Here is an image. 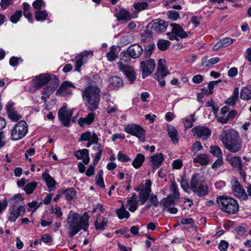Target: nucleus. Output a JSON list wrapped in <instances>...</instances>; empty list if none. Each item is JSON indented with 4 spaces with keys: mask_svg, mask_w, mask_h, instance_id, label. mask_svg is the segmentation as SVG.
<instances>
[{
    "mask_svg": "<svg viewBox=\"0 0 251 251\" xmlns=\"http://www.w3.org/2000/svg\"><path fill=\"white\" fill-rule=\"evenodd\" d=\"M15 103L9 102L6 106L7 116L10 119L14 122H17L22 118V115L18 113L14 107Z\"/></svg>",
    "mask_w": 251,
    "mask_h": 251,
    "instance_id": "6ab92c4d",
    "label": "nucleus"
},
{
    "mask_svg": "<svg viewBox=\"0 0 251 251\" xmlns=\"http://www.w3.org/2000/svg\"><path fill=\"white\" fill-rule=\"evenodd\" d=\"M124 130L126 133L137 137L140 141H145V130L141 126L134 124H128L125 126Z\"/></svg>",
    "mask_w": 251,
    "mask_h": 251,
    "instance_id": "1a4fd4ad",
    "label": "nucleus"
},
{
    "mask_svg": "<svg viewBox=\"0 0 251 251\" xmlns=\"http://www.w3.org/2000/svg\"><path fill=\"white\" fill-rule=\"evenodd\" d=\"M170 193L169 195H172V197L178 200L180 197V194L178 191V188L176 183L174 181L172 182L170 187Z\"/></svg>",
    "mask_w": 251,
    "mask_h": 251,
    "instance_id": "37998d69",
    "label": "nucleus"
},
{
    "mask_svg": "<svg viewBox=\"0 0 251 251\" xmlns=\"http://www.w3.org/2000/svg\"><path fill=\"white\" fill-rule=\"evenodd\" d=\"M37 186V183L35 181H32L26 184L25 186L24 190L27 195H30L33 192Z\"/></svg>",
    "mask_w": 251,
    "mask_h": 251,
    "instance_id": "49530a36",
    "label": "nucleus"
},
{
    "mask_svg": "<svg viewBox=\"0 0 251 251\" xmlns=\"http://www.w3.org/2000/svg\"><path fill=\"white\" fill-rule=\"evenodd\" d=\"M32 5L37 10H40V9L46 6V4L43 0H36L33 2Z\"/></svg>",
    "mask_w": 251,
    "mask_h": 251,
    "instance_id": "13d9d810",
    "label": "nucleus"
},
{
    "mask_svg": "<svg viewBox=\"0 0 251 251\" xmlns=\"http://www.w3.org/2000/svg\"><path fill=\"white\" fill-rule=\"evenodd\" d=\"M106 57L108 61L110 62L115 60L118 58V52L115 46H112L110 48L109 50L106 54Z\"/></svg>",
    "mask_w": 251,
    "mask_h": 251,
    "instance_id": "ea45409f",
    "label": "nucleus"
},
{
    "mask_svg": "<svg viewBox=\"0 0 251 251\" xmlns=\"http://www.w3.org/2000/svg\"><path fill=\"white\" fill-rule=\"evenodd\" d=\"M167 131L171 141L173 143L176 144L178 142V132L177 130L171 125H167Z\"/></svg>",
    "mask_w": 251,
    "mask_h": 251,
    "instance_id": "7c9ffc66",
    "label": "nucleus"
},
{
    "mask_svg": "<svg viewBox=\"0 0 251 251\" xmlns=\"http://www.w3.org/2000/svg\"><path fill=\"white\" fill-rule=\"evenodd\" d=\"M154 35H155L151 29H148L147 25L146 30L141 35V40L143 42H148Z\"/></svg>",
    "mask_w": 251,
    "mask_h": 251,
    "instance_id": "a18cd8bd",
    "label": "nucleus"
},
{
    "mask_svg": "<svg viewBox=\"0 0 251 251\" xmlns=\"http://www.w3.org/2000/svg\"><path fill=\"white\" fill-rule=\"evenodd\" d=\"M55 90L51 88L49 85L47 86L42 92V95H46L49 97L52 94Z\"/></svg>",
    "mask_w": 251,
    "mask_h": 251,
    "instance_id": "338daca9",
    "label": "nucleus"
},
{
    "mask_svg": "<svg viewBox=\"0 0 251 251\" xmlns=\"http://www.w3.org/2000/svg\"><path fill=\"white\" fill-rule=\"evenodd\" d=\"M133 7L137 12H140L147 9L148 3L147 2H138L134 3Z\"/></svg>",
    "mask_w": 251,
    "mask_h": 251,
    "instance_id": "5fc2aeb1",
    "label": "nucleus"
},
{
    "mask_svg": "<svg viewBox=\"0 0 251 251\" xmlns=\"http://www.w3.org/2000/svg\"><path fill=\"white\" fill-rule=\"evenodd\" d=\"M137 198V195L135 194H133L127 201V203L129 205L128 210L131 212H134L138 208Z\"/></svg>",
    "mask_w": 251,
    "mask_h": 251,
    "instance_id": "c9c22d12",
    "label": "nucleus"
},
{
    "mask_svg": "<svg viewBox=\"0 0 251 251\" xmlns=\"http://www.w3.org/2000/svg\"><path fill=\"white\" fill-rule=\"evenodd\" d=\"M217 201L220 209L228 214H234L239 211V204L233 198L222 196L217 198Z\"/></svg>",
    "mask_w": 251,
    "mask_h": 251,
    "instance_id": "39448f33",
    "label": "nucleus"
},
{
    "mask_svg": "<svg viewBox=\"0 0 251 251\" xmlns=\"http://www.w3.org/2000/svg\"><path fill=\"white\" fill-rule=\"evenodd\" d=\"M194 163H198L201 166H206L209 162V157L206 154H199L193 160Z\"/></svg>",
    "mask_w": 251,
    "mask_h": 251,
    "instance_id": "f704fd0d",
    "label": "nucleus"
},
{
    "mask_svg": "<svg viewBox=\"0 0 251 251\" xmlns=\"http://www.w3.org/2000/svg\"><path fill=\"white\" fill-rule=\"evenodd\" d=\"M168 18L172 21H176L179 17V13L176 11L170 10L168 12Z\"/></svg>",
    "mask_w": 251,
    "mask_h": 251,
    "instance_id": "052dcab7",
    "label": "nucleus"
},
{
    "mask_svg": "<svg viewBox=\"0 0 251 251\" xmlns=\"http://www.w3.org/2000/svg\"><path fill=\"white\" fill-rule=\"evenodd\" d=\"M103 171L102 170H100L97 176H96L95 180L97 184L101 188H104L105 185L104 183L103 179L102 178Z\"/></svg>",
    "mask_w": 251,
    "mask_h": 251,
    "instance_id": "8fccbe9b",
    "label": "nucleus"
},
{
    "mask_svg": "<svg viewBox=\"0 0 251 251\" xmlns=\"http://www.w3.org/2000/svg\"><path fill=\"white\" fill-rule=\"evenodd\" d=\"M74 156L77 159H82L83 163L87 165L90 162L89 150L86 149L79 150L74 152Z\"/></svg>",
    "mask_w": 251,
    "mask_h": 251,
    "instance_id": "a878e982",
    "label": "nucleus"
},
{
    "mask_svg": "<svg viewBox=\"0 0 251 251\" xmlns=\"http://www.w3.org/2000/svg\"><path fill=\"white\" fill-rule=\"evenodd\" d=\"M233 42V40L229 37L224 38L219 41L213 47L214 50H218L221 48H226L230 46Z\"/></svg>",
    "mask_w": 251,
    "mask_h": 251,
    "instance_id": "cd10ccee",
    "label": "nucleus"
},
{
    "mask_svg": "<svg viewBox=\"0 0 251 251\" xmlns=\"http://www.w3.org/2000/svg\"><path fill=\"white\" fill-rule=\"evenodd\" d=\"M227 160L231 165L237 168L238 172L242 176H245V172L243 169V164L241 159L239 156H228Z\"/></svg>",
    "mask_w": 251,
    "mask_h": 251,
    "instance_id": "a211bd4d",
    "label": "nucleus"
},
{
    "mask_svg": "<svg viewBox=\"0 0 251 251\" xmlns=\"http://www.w3.org/2000/svg\"><path fill=\"white\" fill-rule=\"evenodd\" d=\"M17 200H19L20 201L22 200V197L20 195H16L12 198L11 202L12 204L10 207H16V208H18L20 207V205Z\"/></svg>",
    "mask_w": 251,
    "mask_h": 251,
    "instance_id": "4d7b16f0",
    "label": "nucleus"
},
{
    "mask_svg": "<svg viewBox=\"0 0 251 251\" xmlns=\"http://www.w3.org/2000/svg\"><path fill=\"white\" fill-rule=\"evenodd\" d=\"M50 75L47 74H42L38 76H36L34 78V88L38 89L46 85L50 81Z\"/></svg>",
    "mask_w": 251,
    "mask_h": 251,
    "instance_id": "5701e85b",
    "label": "nucleus"
},
{
    "mask_svg": "<svg viewBox=\"0 0 251 251\" xmlns=\"http://www.w3.org/2000/svg\"><path fill=\"white\" fill-rule=\"evenodd\" d=\"M190 188L197 196L203 197L208 194L205 181L198 174H194L191 179Z\"/></svg>",
    "mask_w": 251,
    "mask_h": 251,
    "instance_id": "423d86ee",
    "label": "nucleus"
},
{
    "mask_svg": "<svg viewBox=\"0 0 251 251\" xmlns=\"http://www.w3.org/2000/svg\"><path fill=\"white\" fill-rule=\"evenodd\" d=\"M58 118L64 126L69 127L73 112L67 110V105H63L58 112Z\"/></svg>",
    "mask_w": 251,
    "mask_h": 251,
    "instance_id": "4468645a",
    "label": "nucleus"
},
{
    "mask_svg": "<svg viewBox=\"0 0 251 251\" xmlns=\"http://www.w3.org/2000/svg\"><path fill=\"white\" fill-rule=\"evenodd\" d=\"M143 51L142 47L138 44H134L128 47L127 50V54L133 59L139 58Z\"/></svg>",
    "mask_w": 251,
    "mask_h": 251,
    "instance_id": "412c9836",
    "label": "nucleus"
},
{
    "mask_svg": "<svg viewBox=\"0 0 251 251\" xmlns=\"http://www.w3.org/2000/svg\"><path fill=\"white\" fill-rule=\"evenodd\" d=\"M240 98L248 100L251 99V87H244L241 91Z\"/></svg>",
    "mask_w": 251,
    "mask_h": 251,
    "instance_id": "c03bdc74",
    "label": "nucleus"
},
{
    "mask_svg": "<svg viewBox=\"0 0 251 251\" xmlns=\"http://www.w3.org/2000/svg\"><path fill=\"white\" fill-rule=\"evenodd\" d=\"M49 82H50L49 86L55 90L60 83L59 80L56 77V75H50V79Z\"/></svg>",
    "mask_w": 251,
    "mask_h": 251,
    "instance_id": "864d4df0",
    "label": "nucleus"
},
{
    "mask_svg": "<svg viewBox=\"0 0 251 251\" xmlns=\"http://www.w3.org/2000/svg\"><path fill=\"white\" fill-rule=\"evenodd\" d=\"M118 21L129 20L131 19L130 13L125 9H121L115 14Z\"/></svg>",
    "mask_w": 251,
    "mask_h": 251,
    "instance_id": "58836bf2",
    "label": "nucleus"
},
{
    "mask_svg": "<svg viewBox=\"0 0 251 251\" xmlns=\"http://www.w3.org/2000/svg\"><path fill=\"white\" fill-rule=\"evenodd\" d=\"M209 151L213 156L218 158L222 157V151L219 146L215 145L211 146Z\"/></svg>",
    "mask_w": 251,
    "mask_h": 251,
    "instance_id": "09e8293b",
    "label": "nucleus"
},
{
    "mask_svg": "<svg viewBox=\"0 0 251 251\" xmlns=\"http://www.w3.org/2000/svg\"><path fill=\"white\" fill-rule=\"evenodd\" d=\"M115 213L118 218L120 220L124 218L127 219L130 216L129 213L125 209L124 204H122L120 208L116 209Z\"/></svg>",
    "mask_w": 251,
    "mask_h": 251,
    "instance_id": "a19ab883",
    "label": "nucleus"
},
{
    "mask_svg": "<svg viewBox=\"0 0 251 251\" xmlns=\"http://www.w3.org/2000/svg\"><path fill=\"white\" fill-rule=\"evenodd\" d=\"M35 19L37 21H45L47 16L48 13L46 11L36 10L35 12Z\"/></svg>",
    "mask_w": 251,
    "mask_h": 251,
    "instance_id": "603ef678",
    "label": "nucleus"
},
{
    "mask_svg": "<svg viewBox=\"0 0 251 251\" xmlns=\"http://www.w3.org/2000/svg\"><path fill=\"white\" fill-rule=\"evenodd\" d=\"M25 212V205H21L18 208L9 207L8 220L10 222H15L20 216H24Z\"/></svg>",
    "mask_w": 251,
    "mask_h": 251,
    "instance_id": "dca6fc26",
    "label": "nucleus"
},
{
    "mask_svg": "<svg viewBox=\"0 0 251 251\" xmlns=\"http://www.w3.org/2000/svg\"><path fill=\"white\" fill-rule=\"evenodd\" d=\"M13 3V0H1L0 5L3 9H6Z\"/></svg>",
    "mask_w": 251,
    "mask_h": 251,
    "instance_id": "e2e57ef3",
    "label": "nucleus"
},
{
    "mask_svg": "<svg viewBox=\"0 0 251 251\" xmlns=\"http://www.w3.org/2000/svg\"><path fill=\"white\" fill-rule=\"evenodd\" d=\"M155 67V62L153 59H150L142 61L140 63V70L142 72L143 78L150 75L153 72Z\"/></svg>",
    "mask_w": 251,
    "mask_h": 251,
    "instance_id": "9b49d317",
    "label": "nucleus"
},
{
    "mask_svg": "<svg viewBox=\"0 0 251 251\" xmlns=\"http://www.w3.org/2000/svg\"><path fill=\"white\" fill-rule=\"evenodd\" d=\"M95 117V114L94 113H89L86 117L80 118L78 123L81 126L90 125L94 122Z\"/></svg>",
    "mask_w": 251,
    "mask_h": 251,
    "instance_id": "473e14b6",
    "label": "nucleus"
},
{
    "mask_svg": "<svg viewBox=\"0 0 251 251\" xmlns=\"http://www.w3.org/2000/svg\"><path fill=\"white\" fill-rule=\"evenodd\" d=\"M229 244L225 240H221L218 245V248L221 251H226Z\"/></svg>",
    "mask_w": 251,
    "mask_h": 251,
    "instance_id": "680f3d73",
    "label": "nucleus"
},
{
    "mask_svg": "<svg viewBox=\"0 0 251 251\" xmlns=\"http://www.w3.org/2000/svg\"><path fill=\"white\" fill-rule=\"evenodd\" d=\"M172 30L171 32L167 33V35L171 40H178V37L184 38L188 36L187 33L184 31L183 28L176 24H171Z\"/></svg>",
    "mask_w": 251,
    "mask_h": 251,
    "instance_id": "ddd939ff",
    "label": "nucleus"
},
{
    "mask_svg": "<svg viewBox=\"0 0 251 251\" xmlns=\"http://www.w3.org/2000/svg\"><path fill=\"white\" fill-rule=\"evenodd\" d=\"M71 88H75L72 82L69 81H65L60 86L55 93L57 96L65 97L72 94Z\"/></svg>",
    "mask_w": 251,
    "mask_h": 251,
    "instance_id": "f3484780",
    "label": "nucleus"
},
{
    "mask_svg": "<svg viewBox=\"0 0 251 251\" xmlns=\"http://www.w3.org/2000/svg\"><path fill=\"white\" fill-rule=\"evenodd\" d=\"M27 131L28 126L26 122L20 121L11 130V139L17 141L23 138L26 135Z\"/></svg>",
    "mask_w": 251,
    "mask_h": 251,
    "instance_id": "0eeeda50",
    "label": "nucleus"
},
{
    "mask_svg": "<svg viewBox=\"0 0 251 251\" xmlns=\"http://www.w3.org/2000/svg\"><path fill=\"white\" fill-rule=\"evenodd\" d=\"M93 150L97 152L93 160V164L96 165L99 162L101 158L103 151V148L100 144H97L93 146Z\"/></svg>",
    "mask_w": 251,
    "mask_h": 251,
    "instance_id": "4c0bfd02",
    "label": "nucleus"
},
{
    "mask_svg": "<svg viewBox=\"0 0 251 251\" xmlns=\"http://www.w3.org/2000/svg\"><path fill=\"white\" fill-rule=\"evenodd\" d=\"M22 16V11L21 10L16 11L15 13L10 17V20L13 23H17Z\"/></svg>",
    "mask_w": 251,
    "mask_h": 251,
    "instance_id": "6e6d98bb",
    "label": "nucleus"
},
{
    "mask_svg": "<svg viewBox=\"0 0 251 251\" xmlns=\"http://www.w3.org/2000/svg\"><path fill=\"white\" fill-rule=\"evenodd\" d=\"M223 164V157H219L212 164L211 167L213 169L220 168Z\"/></svg>",
    "mask_w": 251,
    "mask_h": 251,
    "instance_id": "0e129e2a",
    "label": "nucleus"
},
{
    "mask_svg": "<svg viewBox=\"0 0 251 251\" xmlns=\"http://www.w3.org/2000/svg\"><path fill=\"white\" fill-rule=\"evenodd\" d=\"M62 194L65 195L66 199L68 201H71L75 198L76 192L74 188L71 187L62 190Z\"/></svg>",
    "mask_w": 251,
    "mask_h": 251,
    "instance_id": "e433bc0d",
    "label": "nucleus"
},
{
    "mask_svg": "<svg viewBox=\"0 0 251 251\" xmlns=\"http://www.w3.org/2000/svg\"><path fill=\"white\" fill-rule=\"evenodd\" d=\"M232 190L234 195L243 200L248 199L247 193L245 192L242 186L236 180L234 182L232 186Z\"/></svg>",
    "mask_w": 251,
    "mask_h": 251,
    "instance_id": "aec40b11",
    "label": "nucleus"
},
{
    "mask_svg": "<svg viewBox=\"0 0 251 251\" xmlns=\"http://www.w3.org/2000/svg\"><path fill=\"white\" fill-rule=\"evenodd\" d=\"M147 25L148 29H151L155 35L157 33L164 32L167 28L168 24L163 20L156 19L149 23Z\"/></svg>",
    "mask_w": 251,
    "mask_h": 251,
    "instance_id": "f8f14e48",
    "label": "nucleus"
},
{
    "mask_svg": "<svg viewBox=\"0 0 251 251\" xmlns=\"http://www.w3.org/2000/svg\"><path fill=\"white\" fill-rule=\"evenodd\" d=\"M237 114V111L235 110H232L229 111L227 115L225 116L219 117L217 118L218 122L222 124H226L229 121L233 120L235 118Z\"/></svg>",
    "mask_w": 251,
    "mask_h": 251,
    "instance_id": "c756f323",
    "label": "nucleus"
},
{
    "mask_svg": "<svg viewBox=\"0 0 251 251\" xmlns=\"http://www.w3.org/2000/svg\"><path fill=\"white\" fill-rule=\"evenodd\" d=\"M194 114H191L189 116L186 117L184 120V125L186 128H190L193 126L195 122Z\"/></svg>",
    "mask_w": 251,
    "mask_h": 251,
    "instance_id": "de8ad7c7",
    "label": "nucleus"
},
{
    "mask_svg": "<svg viewBox=\"0 0 251 251\" xmlns=\"http://www.w3.org/2000/svg\"><path fill=\"white\" fill-rule=\"evenodd\" d=\"M118 69L122 72L130 83H132L136 79V75L132 66L125 64L122 61L117 63Z\"/></svg>",
    "mask_w": 251,
    "mask_h": 251,
    "instance_id": "9d476101",
    "label": "nucleus"
},
{
    "mask_svg": "<svg viewBox=\"0 0 251 251\" xmlns=\"http://www.w3.org/2000/svg\"><path fill=\"white\" fill-rule=\"evenodd\" d=\"M170 44V42L169 41L161 39L158 41L157 45L160 50L164 51L168 48Z\"/></svg>",
    "mask_w": 251,
    "mask_h": 251,
    "instance_id": "3c124183",
    "label": "nucleus"
},
{
    "mask_svg": "<svg viewBox=\"0 0 251 251\" xmlns=\"http://www.w3.org/2000/svg\"><path fill=\"white\" fill-rule=\"evenodd\" d=\"M152 182L151 180L147 179L145 184H140L138 186L136 187L134 190L138 192V201L140 205H143L148 200L156 207L158 204V200L156 195L151 194Z\"/></svg>",
    "mask_w": 251,
    "mask_h": 251,
    "instance_id": "20e7f679",
    "label": "nucleus"
},
{
    "mask_svg": "<svg viewBox=\"0 0 251 251\" xmlns=\"http://www.w3.org/2000/svg\"><path fill=\"white\" fill-rule=\"evenodd\" d=\"M166 63V61L164 59L158 60L157 72L154 75V79L159 82L161 87H164L166 85L164 77L169 74Z\"/></svg>",
    "mask_w": 251,
    "mask_h": 251,
    "instance_id": "6e6552de",
    "label": "nucleus"
},
{
    "mask_svg": "<svg viewBox=\"0 0 251 251\" xmlns=\"http://www.w3.org/2000/svg\"><path fill=\"white\" fill-rule=\"evenodd\" d=\"M89 218L90 216L87 212H85L81 217L76 213H70L67 218L69 236L73 237L81 229L87 231Z\"/></svg>",
    "mask_w": 251,
    "mask_h": 251,
    "instance_id": "f257e3e1",
    "label": "nucleus"
},
{
    "mask_svg": "<svg viewBox=\"0 0 251 251\" xmlns=\"http://www.w3.org/2000/svg\"><path fill=\"white\" fill-rule=\"evenodd\" d=\"M51 211L52 213H53L56 215L57 218H61L62 216V212L60 207L56 206L55 207H52L51 208Z\"/></svg>",
    "mask_w": 251,
    "mask_h": 251,
    "instance_id": "69168bd1",
    "label": "nucleus"
},
{
    "mask_svg": "<svg viewBox=\"0 0 251 251\" xmlns=\"http://www.w3.org/2000/svg\"><path fill=\"white\" fill-rule=\"evenodd\" d=\"M178 200L172 197V195H168L167 197L164 198L160 201V204L164 209L176 204Z\"/></svg>",
    "mask_w": 251,
    "mask_h": 251,
    "instance_id": "2f4dec72",
    "label": "nucleus"
},
{
    "mask_svg": "<svg viewBox=\"0 0 251 251\" xmlns=\"http://www.w3.org/2000/svg\"><path fill=\"white\" fill-rule=\"evenodd\" d=\"M145 156L142 153H138L132 162V165L135 169H138L142 165L145 161Z\"/></svg>",
    "mask_w": 251,
    "mask_h": 251,
    "instance_id": "79ce46f5",
    "label": "nucleus"
},
{
    "mask_svg": "<svg viewBox=\"0 0 251 251\" xmlns=\"http://www.w3.org/2000/svg\"><path fill=\"white\" fill-rule=\"evenodd\" d=\"M108 87L111 90H117L124 85L123 80L119 76L114 75L107 80Z\"/></svg>",
    "mask_w": 251,
    "mask_h": 251,
    "instance_id": "4be33fe9",
    "label": "nucleus"
},
{
    "mask_svg": "<svg viewBox=\"0 0 251 251\" xmlns=\"http://www.w3.org/2000/svg\"><path fill=\"white\" fill-rule=\"evenodd\" d=\"M221 140L226 149L236 152L242 147V142L238 133L233 129L224 130L220 135Z\"/></svg>",
    "mask_w": 251,
    "mask_h": 251,
    "instance_id": "7ed1b4c3",
    "label": "nucleus"
},
{
    "mask_svg": "<svg viewBox=\"0 0 251 251\" xmlns=\"http://www.w3.org/2000/svg\"><path fill=\"white\" fill-rule=\"evenodd\" d=\"M84 54H80L75 57V69L76 71L79 72L80 71V68L83 65V58L84 56H87L89 55H92V51H85L83 52Z\"/></svg>",
    "mask_w": 251,
    "mask_h": 251,
    "instance_id": "72a5a7b5",
    "label": "nucleus"
},
{
    "mask_svg": "<svg viewBox=\"0 0 251 251\" xmlns=\"http://www.w3.org/2000/svg\"><path fill=\"white\" fill-rule=\"evenodd\" d=\"M239 93L238 88H235L232 96L225 101V103L228 106H234L239 100Z\"/></svg>",
    "mask_w": 251,
    "mask_h": 251,
    "instance_id": "c85d7f7f",
    "label": "nucleus"
},
{
    "mask_svg": "<svg viewBox=\"0 0 251 251\" xmlns=\"http://www.w3.org/2000/svg\"><path fill=\"white\" fill-rule=\"evenodd\" d=\"M55 90L51 88L49 85L47 86L42 92V95H46L49 97L52 94Z\"/></svg>",
    "mask_w": 251,
    "mask_h": 251,
    "instance_id": "774afa93",
    "label": "nucleus"
},
{
    "mask_svg": "<svg viewBox=\"0 0 251 251\" xmlns=\"http://www.w3.org/2000/svg\"><path fill=\"white\" fill-rule=\"evenodd\" d=\"M192 132L194 136L202 140H207L211 135L210 129L205 126H196L192 129Z\"/></svg>",
    "mask_w": 251,
    "mask_h": 251,
    "instance_id": "2eb2a0df",
    "label": "nucleus"
},
{
    "mask_svg": "<svg viewBox=\"0 0 251 251\" xmlns=\"http://www.w3.org/2000/svg\"><path fill=\"white\" fill-rule=\"evenodd\" d=\"M150 165L153 170L159 168L164 160V156L162 153H156L149 158Z\"/></svg>",
    "mask_w": 251,
    "mask_h": 251,
    "instance_id": "b1692460",
    "label": "nucleus"
},
{
    "mask_svg": "<svg viewBox=\"0 0 251 251\" xmlns=\"http://www.w3.org/2000/svg\"><path fill=\"white\" fill-rule=\"evenodd\" d=\"M42 176L46 182L49 190L50 191L54 190L57 183L55 179L47 172L43 173Z\"/></svg>",
    "mask_w": 251,
    "mask_h": 251,
    "instance_id": "bb28decb",
    "label": "nucleus"
},
{
    "mask_svg": "<svg viewBox=\"0 0 251 251\" xmlns=\"http://www.w3.org/2000/svg\"><path fill=\"white\" fill-rule=\"evenodd\" d=\"M108 223V220L100 214L97 215L96 219L94 222L95 228L97 230L103 231L107 226Z\"/></svg>",
    "mask_w": 251,
    "mask_h": 251,
    "instance_id": "393cba45",
    "label": "nucleus"
},
{
    "mask_svg": "<svg viewBox=\"0 0 251 251\" xmlns=\"http://www.w3.org/2000/svg\"><path fill=\"white\" fill-rule=\"evenodd\" d=\"M82 96L89 110L94 111L98 108L100 99V89L98 87L90 85L83 90Z\"/></svg>",
    "mask_w": 251,
    "mask_h": 251,
    "instance_id": "f03ea898",
    "label": "nucleus"
},
{
    "mask_svg": "<svg viewBox=\"0 0 251 251\" xmlns=\"http://www.w3.org/2000/svg\"><path fill=\"white\" fill-rule=\"evenodd\" d=\"M117 158L120 161L124 162H128L131 160L126 154L123 153L121 151L118 152Z\"/></svg>",
    "mask_w": 251,
    "mask_h": 251,
    "instance_id": "bf43d9fd",
    "label": "nucleus"
}]
</instances>
